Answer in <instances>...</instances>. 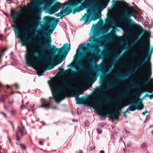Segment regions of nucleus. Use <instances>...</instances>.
Listing matches in <instances>:
<instances>
[{"instance_id":"obj_1","label":"nucleus","mask_w":153,"mask_h":153,"mask_svg":"<svg viewBox=\"0 0 153 153\" xmlns=\"http://www.w3.org/2000/svg\"><path fill=\"white\" fill-rule=\"evenodd\" d=\"M121 82L119 81L117 78V81H107L105 84H102L97 90V92L98 93L96 95L94 98L91 100L92 108L94 109H101L102 106L101 103L102 100L104 101L105 104L109 103L112 98L111 97L108 95L103 94L101 95L100 93L108 91L117 87L119 83Z\"/></svg>"},{"instance_id":"obj_2","label":"nucleus","mask_w":153,"mask_h":153,"mask_svg":"<svg viewBox=\"0 0 153 153\" xmlns=\"http://www.w3.org/2000/svg\"><path fill=\"white\" fill-rule=\"evenodd\" d=\"M44 44L40 42L36 43V44L40 46L43 51H45L48 50L49 49L51 48L50 52L51 55L54 54L55 52L57 51L59 53H60L65 51L61 55H58L57 56L54 54L53 56L58 59L59 63H60L65 60V57L67 55L70 49L71 45L68 43H66L63 45L62 48L58 49L56 48L55 46H53L51 47V44L52 41L50 37H47L46 40H44Z\"/></svg>"},{"instance_id":"obj_3","label":"nucleus","mask_w":153,"mask_h":153,"mask_svg":"<svg viewBox=\"0 0 153 153\" xmlns=\"http://www.w3.org/2000/svg\"><path fill=\"white\" fill-rule=\"evenodd\" d=\"M34 48L32 46H29L27 48V54L26 56V60L27 64L30 66L36 65L37 69L45 70V67L43 66L45 63H48L51 60V58L46 56L44 60L42 61L43 56L40 54L41 52H39V56L37 57H33V51Z\"/></svg>"},{"instance_id":"obj_4","label":"nucleus","mask_w":153,"mask_h":153,"mask_svg":"<svg viewBox=\"0 0 153 153\" xmlns=\"http://www.w3.org/2000/svg\"><path fill=\"white\" fill-rule=\"evenodd\" d=\"M135 10L132 7L130 6H126L122 8V11L120 13V15L117 16V18L120 22L126 24L129 28L134 26V23L131 18L134 17L136 19L137 16L134 15Z\"/></svg>"},{"instance_id":"obj_5","label":"nucleus","mask_w":153,"mask_h":153,"mask_svg":"<svg viewBox=\"0 0 153 153\" xmlns=\"http://www.w3.org/2000/svg\"><path fill=\"white\" fill-rule=\"evenodd\" d=\"M110 0H103L102 2L101 0H87L85 6L88 8L90 6V10L88 11V14L92 13L94 14L97 11L103 10L107 5Z\"/></svg>"},{"instance_id":"obj_6","label":"nucleus","mask_w":153,"mask_h":153,"mask_svg":"<svg viewBox=\"0 0 153 153\" xmlns=\"http://www.w3.org/2000/svg\"><path fill=\"white\" fill-rule=\"evenodd\" d=\"M130 91V86L126 85L125 90L121 91L120 95L117 97L116 101L118 104L115 106V110L114 112L119 111L123 107L126 105L122 103V102L124 99L126 98L129 95ZM130 104V103H128L126 105Z\"/></svg>"},{"instance_id":"obj_7","label":"nucleus","mask_w":153,"mask_h":153,"mask_svg":"<svg viewBox=\"0 0 153 153\" xmlns=\"http://www.w3.org/2000/svg\"><path fill=\"white\" fill-rule=\"evenodd\" d=\"M100 27L99 25H95L94 26V29L92 34V37H90L87 40V42H91L92 40L96 43L94 46L95 49L98 47L101 46L104 44V42L102 38H97L98 36L104 34L102 31H101V29H100Z\"/></svg>"},{"instance_id":"obj_8","label":"nucleus","mask_w":153,"mask_h":153,"mask_svg":"<svg viewBox=\"0 0 153 153\" xmlns=\"http://www.w3.org/2000/svg\"><path fill=\"white\" fill-rule=\"evenodd\" d=\"M43 19L44 23L43 21L40 22L38 19H36L35 22L38 27L43 28L45 26L46 28L49 29L53 27L56 26L59 20L58 18L51 17L49 16H45Z\"/></svg>"},{"instance_id":"obj_9","label":"nucleus","mask_w":153,"mask_h":153,"mask_svg":"<svg viewBox=\"0 0 153 153\" xmlns=\"http://www.w3.org/2000/svg\"><path fill=\"white\" fill-rule=\"evenodd\" d=\"M50 87L52 94L54 97H50L49 100H52L53 99L57 103H59L61 100L60 98V91L64 89L62 85L58 84L57 83L52 82L50 84Z\"/></svg>"},{"instance_id":"obj_10","label":"nucleus","mask_w":153,"mask_h":153,"mask_svg":"<svg viewBox=\"0 0 153 153\" xmlns=\"http://www.w3.org/2000/svg\"><path fill=\"white\" fill-rule=\"evenodd\" d=\"M87 0H70L68 3V5L74 10L73 13L74 14L76 12H79L88 8L85 6Z\"/></svg>"},{"instance_id":"obj_11","label":"nucleus","mask_w":153,"mask_h":153,"mask_svg":"<svg viewBox=\"0 0 153 153\" xmlns=\"http://www.w3.org/2000/svg\"><path fill=\"white\" fill-rule=\"evenodd\" d=\"M149 64L150 62L148 61L146 62L145 64V66H146V78L143 77L142 79L138 83H137L135 81L133 80H131V85H128L130 86L131 88L133 86L141 87L144 85L149 80V78L152 76V73L151 72V70H150V67L149 66Z\"/></svg>"},{"instance_id":"obj_12","label":"nucleus","mask_w":153,"mask_h":153,"mask_svg":"<svg viewBox=\"0 0 153 153\" xmlns=\"http://www.w3.org/2000/svg\"><path fill=\"white\" fill-rule=\"evenodd\" d=\"M91 7L90 6L88 8H86L87 13L84 14L83 16L80 19V21H84L85 22V25L89 24L92 20L95 21L100 18V13H98L100 11H97L94 14L92 13L88 14V11L90 10V8Z\"/></svg>"},{"instance_id":"obj_13","label":"nucleus","mask_w":153,"mask_h":153,"mask_svg":"<svg viewBox=\"0 0 153 153\" xmlns=\"http://www.w3.org/2000/svg\"><path fill=\"white\" fill-rule=\"evenodd\" d=\"M11 26L14 28V31L15 33L18 34L17 37L22 40V45H29L30 44V39H27L28 37V35L26 30H24L23 31V34L24 35V36L22 38L21 34L22 33L20 30V27L15 25H12Z\"/></svg>"},{"instance_id":"obj_14","label":"nucleus","mask_w":153,"mask_h":153,"mask_svg":"<svg viewBox=\"0 0 153 153\" xmlns=\"http://www.w3.org/2000/svg\"><path fill=\"white\" fill-rule=\"evenodd\" d=\"M137 67L134 68L132 67H129V71L123 74L119 70H117L116 72L114 73L115 76L118 79L119 81L120 82H122L127 76L131 75L137 69Z\"/></svg>"},{"instance_id":"obj_15","label":"nucleus","mask_w":153,"mask_h":153,"mask_svg":"<svg viewBox=\"0 0 153 153\" xmlns=\"http://www.w3.org/2000/svg\"><path fill=\"white\" fill-rule=\"evenodd\" d=\"M120 54H115L112 57V59L111 61V65L107 67V64L105 63H102L100 66V70L103 75H105L107 74L108 72L111 69V67L113 65L115 61L117 59L118 57Z\"/></svg>"},{"instance_id":"obj_16","label":"nucleus","mask_w":153,"mask_h":153,"mask_svg":"<svg viewBox=\"0 0 153 153\" xmlns=\"http://www.w3.org/2000/svg\"><path fill=\"white\" fill-rule=\"evenodd\" d=\"M101 51L100 48H99L97 50H95L94 51L93 53L89 55L87 57H84L82 59L84 60H87L90 63L94 62L96 64L100 59L99 56H97L99 51Z\"/></svg>"},{"instance_id":"obj_17","label":"nucleus","mask_w":153,"mask_h":153,"mask_svg":"<svg viewBox=\"0 0 153 153\" xmlns=\"http://www.w3.org/2000/svg\"><path fill=\"white\" fill-rule=\"evenodd\" d=\"M62 84L68 89L74 90V94H72L73 97L76 98L80 94L79 92L76 90L75 87L73 85L72 81L71 80L63 79Z\"/></svg>"},{"instance_id":"obj_18","label":"nucleus","mask_w":153,"mask_h":153,"mask_svg":"<svg viewBox=\"0 0 153 153\" xmlns=\"http://www.w3.org/2000/svg\"><path fill=\"white\" fill-rule=\"evenodd\" d=\"M142 40V51L146 56H149V53L150 45L146 40V38H142L141 39Z\"/></svg>"},{"instance_id":"obj_19","label":"nucleus","mask_w":153,"mask_h":153,"mask_svg":"<svg viewBox=\"0 0 153 153\" xmlns=\"http://www.w3.org/2000/svg\"><path fill=\"white\" fill-rule=\"evenodd\" d=\"M140 92L138 91L135 93L134 95H135L136 97L134 98L133 97L132 99H130L131 103L133 104H136V103L139 102L140 99L139 97V94Z\"/></svg>"},{"instance_id":"obj_20","label":"nucleus","mask_w":153,"mask_h":153,"mask_svg":"<svg viewBox=\"0 0 153 153\" xmlns=\"http://www.w3.org/2000/svg\"><path fill=\"white\" fill-rule=\"evenodd\" d=\"M71 8L67 7L60 12V16L61 19L65 16L68 15L71 12Z\"/></svg>"},{"instance_id":"obj_21","label":"nucleus","mask_w":153,"mask_h":153,"mask_svg":"<svg viewBox=\"0 0 153 153\" xmlns=\"http://www.w3.org/2000/svg\"><path fill=\"white\" fill-rule=\"evenodd\" d=\"M21 10H19L18 12H15L13 10H11V14L12 16V19L14 23L16 22V21L19 18L16 17V16H18L20 13L21 12Z\"/></svg>"},{"instance_id":"obj_22","label":"nucleus","mask_w":153,"mask_h":153,"mask_svg":"<svg viewBox=\"0 0 153 153\" xmlns=\"http://www.w3.org/2000/svg\"><path fill=\"white\" fill-rule=\"evenodd\" d=\"M83 62L81 60L75 62L74 64L71 67L76 71L78 70L83 65Z\"/></svg>"},{"instance_id":"obj_23","label":"nucleus","mask_w":153,"mask_h":153,"mask_svg":"<svg viewBox=\"0 0 153 153\" xmlns=\"http://www.w3.org/2000/svg\"><path fill=\"white\" fill-rule=\"evenodd\" d=\"M86 45V44L85 43L84 44H80L79 46V48H78L76 49V54L74 56V57L75 58V60H76L78 56V54H79V56H80L82 55V53H79V50L80 49H82V50L83 51H85V48L83 46V45Z\"/></svg>"},{"instance_id":"obj_24","label":"nucleus","mask_w":153,"mask_h":153,"mask_svg":"<svg viewBox=\"0 0 153 153\" xmlns=\"http://www.w3.org/2000/svg\"><path fill=\"white\" fill-rule=\"evenodd\" d=\"M111 27V25L110 24L105 23L104 25L103 28L101 29V31L104 34L106 33Z\"/></svg>"},{"instance_id":"obj_25","label":"nucleus","mask_w":153,"mask_h":153,"mask_svg":"<svg viewBox=\"0 0 153 153\" xmlns=\"http://www.w3.org/2000/svg\"><path fill=\"white\" fill-rule=\"evenodd\" d=\"M16 140L19 141V142L16 143L17 144L19 145L22 148V149L25 150L26 149V147L25 145L23 144H21L20 143V138L18 132L17 131H16Z\"/></svg>"},{"instance_id":"obj_26","label":"nucleus","mask_w":153,"mask_h":153,"mask_svg":"<svg viewBox=\"0 0 153 153\" xmlns=\"http://www.w3.org/2000/svg\"><path fill=\"white\" fill-rule=\"evenodd\" d=\"M98 71H95L94 68H92L88 72V76L90 78H93L95 76L96 72Z\"/></svg>"},{"instance_id":"obj_27","label":"nucleus","mask_w":153,"mask_h":153,"mask_svg":"<svg viewBox=\"0 0 153 153\" xmlns=\"http://www.w3.org/2000/svg\"><path fill=\"white\" fill-rule=\"evenodd\" d=\"M146 59H147V60L144 65L145 67V69H146V66H145V64L146 62L148 61L150 62L149 66L150 67V70H151V63L150 61V57L149 56H146L145 55V56L144 57H143V56H142L140 59V60H141V61H142V62L144 63Z\"/></svg>"},{"instance_id":"obj_28","label":"nucleus","mask_w":153,"mask_h":153,"mask_svg":"<svg viewBox=\"0 0 153 153\" xmlns=\"http://www.w3.org/2000/svg\"><path fill=\"white\" fill-rule=\"evenodd\" d=\"M114 112L111 109H107L105 112V114L109 115L108 117L111 119H113L115 117V116L112 115V114H113Z\"/></svg>"},{"instance_id":"obj_29","label":"nucleus","mask_w":153,"mask_h":153,"mask_svg":"<svg viewBox=\"0 0 153 153\" xmlns=\"http://www.w3.org/2000/svg\"><path fill=\"white\" fill-rule=\"evenodd\" d=\"M43 101H42V104L41 106H39V107H42L45 108H51V107L49 106V105L51 103L50 102H49L47 103L46 102L45 100H44V99H43Z\"/></svg>"},{"instance_id":"obj_30","label":"nucleus","mask_w":153,"mask_h":153,"mask_svg":"<svg viewBox=\"0 0 153 153\" xmlns=\"http://www.w3.org/2000/svg\"><path fill=\"white\" fill-rule=\"evenodd\" d=\"M143 29L140 26H138V29L137 30V32L136 33L137 38L136 40H134V42H136L137 41L138 37L143 32Z\"/></svg>"},{"instance_id":"obj_31","label":"nucleus","mask_w":153,"mask_h":153,"mask_svg":"<svg viewBox=\"0 0 153 153\" xmlns=\"http://www.w3.org/2000/svg\"><path fill=\"white\" fill-rule=\"evenodd\" d=\"M18 130L19 132L21 133L22 136H23L25 134V133L26 131L25 129V127L22 124V127H21L19 126H18Z\"/></svg>"},{"instance_id":"obj_32","label":"nucleus","mask_w":153,"mask_h":153,"mask_svg":"<svg viewBox=\"0 0 153 153\" xmlns=\"http://www.w3.org/2000/svg\"><path fill=\"white\" fill-rule=\"evenodd\" d=\"M137 106L136 104H132L130 106H129L128 108L126 109V111H128V110L133 111H134L137 109Z\"/></svg>"},{"instance_id":"obj_33","label":"nucleus","mask_w":153,"mask_h":153,"mask_svg":"<svg viewBox=\"0 0 153 153\" xmlns=\"http://www.w3.org/2000/svg\"><path fill=\"white\" fill-rule=\"evenodd\" d=\"M114 33L115 31L114 30H112L111 31L107 36V39L108 40H110L111 39L114 35Z\"/></svg>"},{"instance_id":"obj_34","label":"nucleus","mask_w":153,"mask_h":153,"mask_svg":"<svg viewBox=\"0 0 153 153\" xmlns=\"http://www.w3.org/2000/svg\"><path fill=\"white\" fill-rule=\"evenodd\" d=\"M136 105H137V109L138 110L143 109L144 107V105L142 104L140 102H139L137 103V104H136Z\"/></svg>"},{"instance_id":"obj_35","label":"nucleus","mask_w":153,"mask_h":153,"mask_svg":"<svg viewBox=\"0 0 153 153\" xmlns=\"http://www.w3.org/2000/svg\"><path fill=\"white\" fill-rule=\"evenodd\" d=\"M143 64V63L139 59L137 61V68H140Z\"/></svg>"},{"instance_id":"obj_36","label":"nucleus","mask_w":153,"mask_h":153,"mask_svg":"<svg viewBox=\"0 0 153 153\" xmlns=\"http://www.w3.org/2000/svg\"><path fill=\"white\" fill-rule=\"evenodd\" d=\"M80 71L82 73H85L87 72V67L86 66H83L80 69Z\"/></svg>"},{"instance_id":"obj_37","label":"nucleus","mask_w":153,"mask_h":153,"mask_svg":"<svg viewBox=\"0 0 153 153\" xmlns=\"http://www.w3.org/2000/svg\"><path fill=\"white\" fill-rule=\"evenodd\" d=\"M148 87V91L150 93H152L153 91V86H151L149 84Z\"/></svg>"},{"instance_id":"obj_38","label":"nucleus","mask_w":153,"mask_h":153,"mask_svg":"<svg viewBox=\"0 0 153 153\" xmlns=\"http://www.w3.org/2000/svg\"><path fill=\"white\" fill-rule=\"evenodd\" d=\"M112 2L113 4H116L118 5H120L122 4V2L120 1H115L113 0L112 1Z\"/></svg>"},{"instance_id":"obj_39","label":"nucleus","mask_w":153,"mask_h":153,"mask_svg":"<svg viewBox=\"0 0 153 153\" xmlns=\"http://www.w3.org/2000/svg\"><path fill=\"white\" fill-rule=\"evenodd\" d=\"M47 34V33L46 32H45L44 33H42L41 34H39L37 36L38 38L40 39L42 38L43 37H44Z\"/></svg>"},{"instance_id":"obj_40","label":"nucleus","mask_w":153,"mask_h":153,"mask_svg":"<svg viewBox=\"0 0 153 153\" xmlns=\"http://www.w3.org/2000/svg\"><path fill=\"white\" fill-rule=\"evenodd\" d=\"M131 56L134 57L138 56H139V53L135 51L131 53Z\"/></svg>"},{"instance_id":"obj_41","label":"nucleus","mask_w":153,"mask_h":153,"mask_svg":"<svg viewBox=\"0 0 153 153\" xmlns=\"http://www.w3.org/2000/svg\"><path fill=\"white\" fill-rule=\"evenodd\" d=\"M114 21V19H107L106 20V23L107 24H111L112 23V22Z\"/></svg>"},{"instance_id":"obj_42","label":"nucleus","mask_w":153,"mask_h":153,"mask_svg":"<svg viewBox=\"0 0 153 153\" xmlns=\"http://www.w3.org/2000/svg\"><path fill=\"white\" fill-rule=\"evenodd\" d=\"M70 71V73L71 74V76L72 77H74V76H75L76 75V73H75L74 71H72L70 70H69Z\"/></svg>"},{"instance_id":"obj_43","label":"nucleus","mask_w":153,"mask_h":153,"mask_svg":"<svg viewBox=\"0 0 153 153\" xmlns=\"http://www.w3.org/2000/svg\"><path fill=\"white\" fill-rule=\"evenodd\" d=\"M107 19H113L112 14L111 13H109L107 14Z\"/></svg>"},{"instance_id":"obj_44","label":"nucleus","mask_w":153,"mask_h":153,"mask_svg":"<svg viewBox=\"0 0 153 153\" xmlns=\"http://www.w3.org/2000/svg\"><path fill=\"white\" fill-rule=\"evenodd\" d=\"M149 84L151 86H153V79L152 78L150 79L149 82L147 84V86H149Z\"/></svg>"},{"instance_id":"obj_45","label":"nucleus","mask_w":153,"mask_h":153,"mask_svg":"<svg viewBox=\"0 0 153 153\" xmlns=\"http://www.w3.org/2000/svg\"><path fill=\"white\" fill-rule=\"evenodd\" d=\"M83 101V99L78 98L76 100L77 103L78 104L81 103Z\"/></svg>"},{"instance_id":"obj_46","label":"nucleus","mask_w":153,"mask_h":153,"mask_svg":"<svg viewBox=\"0 0 153 153\" xmlns=\"http://www.w3.org/2000/svg\"><path fill=\"white\" fill-rule=\"evenodd\" d=\"M111 53L110 51L109 50H106L105 51V52L103 53V54L104 55H107Z\"/></svg>"},{"instance_id":"obj_47","label":"nucleus","mask_w":153,"mask_h":153,"mask_svg":"<svg viewBox=\"0 0 153 153\" xmlns=\"http://www.w3.org/2000/svg\"><path fill=\"white\" fill-rule=\"evenodd\" d=\"M36 28V27H35V26L33 27L32 28H31V30L33 31H35L37 33H38L39 32L38 30H37L36 31V30H35Z\"/></svg>"},{"instance_id":"obj_48","label":"nucleus","mask_w":153,"mask_h":153,"mask_svg":"<svg viewBox=\"0 0 153 153\" xmlns=\"http://www.w3.org/2000/svg\"><path fill=\"white\" fill-rule=\"evenodd\" d=\"M105 124L104 123H100L99 124V126H100L101 128H102V127H103L105 126Z\"/></svg>"},{"instance_id":"obj_49","label":"nucleus","mask_w":153,"mask_h":153,"mask_svg":"<svg viewBox=\"0 0 153 153\" xmlns=\"http://www.w3.org/2000/svg\"><path fill=\"white\" fill-rule=\"evenodd\" d=\"M142 147L143 148V149H145V148L146 147V144L145 143H142Z\"/></svg>"},{"instance_id":"obj_50","label":"nucleus","mask_w":153,"mask_h":153,"mask_svg":"<svg viewBox=\"0 0 153 153\" xmlns=\"http://www.w3.org/2000/svg\"><path fill=\"white\" fill-rule=\"evenodd\" d=\"M97 131L98 133L101 134L102 133V130L99 128L97 129Z\"/></svg>"},{"instance_id":"obj_51","label":"nucleus","mask_w":153,"mask_h":153,"mask_svg":"<svg viewBox=\"0 0 153 153\" xmlns=\"http://www.w3.org/2000/svg\"><path fill=\"white\" fill-rule=\"evenodd\" d=\"M9 103L10 104H12L14 102V101L13 99L9 100Z\"/></svg>"},{"instance_id":"obj_52","label":"nucleus","mask_w":153,"mask_h":153,"mask_svg":"<svg viewBox=\"0 0 153 153\" xmlns=\"http://www.w3.org/2000/svg\"><path fill=\"white\" fill-rule=\"evenodd\" d=\"M14 85L16 87V89H18L19 88V86L18 84H14Z\"/></svg>"},{"instance_id":"obj_53","label":"nucleus","mask_w":153,"mask_h":153,"mask_svg":"<svg viewBox=\"0 0 153 153\" xmlns=\"http://www.w3.org/2000/svg\"><path fill=\"white\" fill-rule=\"evenodd\" d=\"M59 70L60 72H63L64 71V69H63L62 68H59Z\"/></svg>"},{"instance_id":"obj_54","label":"nucleus","mask_w":153,"mask_h":153,"mask_svg":"<svg viewBox=\"0 0 153 153\" xmlns=\"http://www.w3.org/2000/svg\"><path fill=\"white\" fill-rule=\"evenodd\" d=\"M148 96H149V98L150 99H153V94L152 95H149Z\"/></svg>"},{"instance_id":"obj_55","label":"nucleus","mask_w":153,"mask_h":153,"mask_svg":"<svg viewBox=\"0 0 153 153\" xmlns=\"http://www.w3.org/2000/svg\"><path fill=\"white\" fill-rule=\"evenodd\" d=\"M128 111H126L125 112H123V116L124 117H126L127 116V115H126V113Z\"/></svg>"},{"instance_id":"obj_56","label":"nucleus","mask_w":153,"mask_h":153,"mask_svg":"<svg viewBox=\"0 0 153 153\" xmlns=\"http://www.w3.org/2000/svg\"><path fill=\"white\" fill-rule=\"evenodd\" d=\"M125 34L127 35H129L130 34V32L129 31H127L126 32L125 31Z\"/></svg>"},{"instance_id":"obj_57","label":"nucleus","mask_w":153,"mask_h":153,"mask_svg":"<svg viewBox=\"0 0 153 153\" xmlns=\"http://www.w3.org/2000/svg\"><path fill=\"white\" fill-rule=\"evenodd\" d=\"M45 73L44 71H43L42 72H41L39 74V76H42L44 74V73Z\"/></svg>"},{"instance_id":"obj_58","label":"nucleus","mask_w":153,"mask_h":153,"mask_svg":"<svg viewBox=\"0 0 153 153\" xmlns=\"http://www.w3.org/2000/svg\"><path fill=\"white\" fill-rule=\"evenodd\" d=\"M33 105H29L28 107H27V108H33Z\"/></svg>"},{"instance_id":"obj_59","label":"nucleus","mask_w":153,"mask_h":153,"mask_svg":"<svg viewBox=\"0 0 153 153\" xmlns=\"http://www.w3.org/2000/svg\"><path fill=\"white\" fill-rule=\"evenodd\" d=\"M95 149V147L94 146H91L90 149L91 151L94 150Z\"/></svg>"},{"instance_id":"obj_60","label":"nucleus","mask_w":153,"mask_h":153,"mask_svg":"<svg viewBox=\"0 0 153 153\" xmlns=\"http://www.w3.org/2000/svg\"><path fill=\"white\" fill-rule=\"evenodd\" d=\"M148 112L147 111V110H146V111H145L144 112H143V113H142V114L143 115H146V114Z\"/></svg>"},{"instance_id":"obj_61","label":"nucleus","mask_w":153,"mask_h":153,"mask_svg":"<svg viewBox=\"0 0 153 153\" xmlns=\"http://www.w3.org/2000/svg\"><path fill=\"white\" fill-rule=\"evenodd\" d=\"M39 143L40 145H43V141H39Z\"/></svg>"},{"instance_id":"obj_62","label":"nucleus","mask_w":153,"mask_h":153,"mask_svg":"<svg viewBox=\"0 0 153 153\" xmlns=\"http://www.w3.org/2000/svg\"><path fill=\"white\" fill-rule=\"evenodd\" d=\"M6 49H2L1 51V52H2V53H4V52L6 51Z\"/></svg>"},{"instance_id":"obj_63","label":"nucleus","mask_w":153,"mask_h":153,"mask_svg":"<svg viewBox=\"0 0 153 153\" xmlns=\"http://www.w3.org/2000/svg\"><path fill=\"white\" fill-rule=\"evenodd\" d=\"M4 54L3 53H2V52L1 51L0 52V58L1 57L2 55H3Z\"/></svg>"},{"instance_id":"obj_64","label":"nucleus","mask_w":153,"mask_h":153,"mask_svg":"<svg viewBox=\"0 0 153 153\" xmlns=\"http://www.w3.org/2000/svg\"><path fill=\"white\" fill-rule=\"evenodd\" d=\"M100 153H105V151L104 150H102L100 152Z\"/></svg>"}]
</instances>
